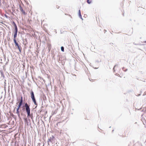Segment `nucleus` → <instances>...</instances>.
Masks as SVG:
<instances>
[{
	"label": "nucleus",
	"mask_w": 146,
	"mask_h": 146,
	"mask_svg": "<svg viewBox=\"0 0 146 146\" xmlns=\"http://www.w3.org/2000/svg\"><path fill=\"white\" fill-rule=\"evenodd\" d=\"M25 109L26 112L27 113V117L29 118L30 116V110L29 107V106L28 105L27 103H26L25 104Z\"/></svg>",
	"instance_id": "obj_1"
},
{
	"label": "nucleus",
	"mask_w": 146,
	"mask_h": 146,
	"mask_svg": "<svg viewBox=\"0 0 146 146\" xmlns=\"http://www.w3.org/2000/svg\"><path fill=\"white\" fill-rule=\"evenodd\" d=\"M22 102H23V97L22 96H21V100H20V102H18L17 103V104H18V103H19V105L18 106V108L17 109V113L18 116L20 115V113H19V110L21 106L22 105Z\"/></svg>",
	"instance_id": "obj_2"
},
{
	"label": "nucleus",
	"mask_w": 146,
	"mask_h": 146,
	"mask_svg": "<svg viewBox=\"0 0 146 146\" xmlns=\"http://www.w3.org/2000/svg\"><path fill=\"white\" fill-rule=\"evenodd\" d=\"M14 42L15 43V46H17V48L19 50V52L20 53H21V47L20 46H19V44L16 41V40H13Z\"/></svg>",
	"instance_id": "obj_3"
},
{
	"label": "nucleus",
	"mask_w": 146,
	"mask_h": 146,
	"mask_svg": "<svg viewBox=\"0 0 146 146\" xmlns=\"http://www.w3.org/2000/svg\"><path fill=\"white\" fill-rule=\"evenodd\" d=\"M14 26L15 27V31L14 32L17 33L18 29L16 24L13 22Z\"/></svg>",
	"instance_id": "obj_4"
},
{
	"label": "nucleus",
	"mask_w": 146,
	"mask_h": 146,
	"mask_svg": "<svg viewBox=\"0 0 146 146\" xmlns=\"http://www.w3.org/2000/svg\"><path fill=\"white\" fill-rule=\"evenodd\" d=\"M17 33L16 32L14 33V36H13V40H16V38L17 37Z\"/></svg>",
	"instance_id": "obj_5"
},
{
	"label": "nucleus",
	"mask_w": 146,
	"mask_h": 146,
	"mask_svg": "<svg viewBox=\"0 0 146 146\" xmlns=\"http://www.w3.org/2000/svg\"><path fill=\"white\" fill-rule=\"evenodd\" d=\"M32 100H33V102H34V104L35 105H36V106H37V104L36 103V101L35 98L32 99Z\"/></svg>",
	"instance_id": "obj_6"
},
{
	"label": "nucleus",
	"mask_w": 146,
	"mask_h": 146,
	"mask_svg": "<svg viewBox=\"0 0 146 146\" xmlns=\"http://www.w3.org/2000/svg\"><path fill=\"white\" fill-rule=\"evenodd\" d=\"M129 31H130L131 33H128V35H131L133 33V30L131 29Z\"/></svg>",
	"instance_id": "obj_7"
},
{
	"label": "nucleus",
	"mask_w": 146,
	"mask_h": 146,
	"mask_svg": "<svg viewBox=\"0 0 146 146\" xmlns=\"http://www.w3.org/2000/svg\"><path fill=\"white\" fill-rule=\"evenodd\" d=\"M19 9H20V10L21 12L22 11H23V8H22V7H21V5H19Z\"/></svg>",
	"instance_id": "obj_8"
},
{
	"label": "nucleus",
	"mask_w": 146,
	"mask_h": 146,
	"mask_svg": "<svg viewBox=\"0 0 146 146\" xmlns=\"http://www.w3.org/2000/svg\"><path fill=\"white\" fill-rule=\"evenodd\" d=\"M31 96L34 95V92L32 91L31 92Z\"/></svg>",
	"instance_id": "obj_9"
},
{
	"label": "nucleus",
	"mask_w": 146,
	"mask_h": 146,
	"mask_svg": "<svg viewBox=\"0 0 146 146\" xmlns=\"http://www.w3.org/2000/svg\"><path fill=\"white\" fill-rule=\"evenodd\" d=\"M61 50L63 51V52H64V48L63 47V46H62L61 47Z\"/></svg>",
	"instance_id": "obj_10"
},
{
	"label": "nucleus",
	"mask_w": 146,
	"mask_h": 146,
	"mask_svg": "<svg viewBox=\"0 0 146 146\" xmlns=\"http://www.w3.org/2000/svg\"><path fill=\"white\" fill-rule=\"evenodd\" d=\"M31 96V98L32 100L35 98L34 95L33 96Z\"/></svg>",
	"instance_id": "obj_11"
},
{
	"label": "nucleus",
	"mask_w": 146,
	"mask_h": 146,
	"mask_svg": "<svg viewBox=\"0 0 146 146\" xmlns=\"http://www.w3.org/2000/svg\"><path fill=\"white\" fill-rule=\"evenodd\" d=\"M79 15L80 16V17H81V13H80V10H79Z\"/></svg>",
	"instance_id": "obj_12"
},
{
	"label": "nucleus",
	"mask_w": 146,
	"mask_h": 146,
	"mask_svg": "<svg viewBox=\"0 0 146 146\" xmlns=\"http://www.w3.org/2000/svg\"><path fill=\"white\" fill-rule=\"evenodd\" d=\"M21 12H22L25 15L26 14L25 12V11H23H23H22Z\"/></svg>",
	"instance_id": "obj_13"
},
{
	"label": "nucleus",
	"mask_w": 146,
	"mask_h": 146,
	"mask_svg": "<svg viewBox=\"0 0 146 146\" xmlns=\"http://www.w3.org/2000/svg\"><path fill=\"white\" fill-rule=\"evenodd\" d=\"M87 2L88 4H90V1L89 0H87Z\"/></svg>",
	"instance_id": "obj_14"
},
{
	"label": "nucleus",
	"mask_w": 146,
	"mask_h": 146,
	"mask_svg": "<svg viewBox=\"0 0 146 146\" xmlns=\"http://www.w3.org/2000/svg\"><path fill=\"white\" fill-rule=\"evenodd\" d=\"M99 129H100V130H99V131L100 132H102V129L99 128Z\"/></svg>",
	"instance_id": "obj_15"
},
{
	"label": "nucleus",
	"mask_w": 146,
	"mask_h": 146,
	"mask_svg": "<svg viewBox=\"0 0 146 146\" xmlns=\"http://www.w3.org/2000/svg\"><path fill=\"white\" fill-rule=\"evenodd\" d=\"M56 7L57 8V9H58L59 8V6H57V7Z\"/></svg>",
	"instance_id": "obj_16"
},
{
	"label": "nucleus",
	"mask_w": 146,
	"mask_h": 146,
	"mask_svg": "<svg viewBox=\"0 0 146 146\" xmlns=\"http://www.w3.org/2000/svg\"><path fill=\"white\" fill-rule=\"evenodd\" d=\"M69 16L70 17V18H72V17L70 15H69Z\"/></svg>",
	"instance_id": "obj_17"
},
{
	"label": "nucleus",
	"mask_w": 146,
	"mask_h": 146,
	"mask_svg": "<svg viewBox=\"0 0 146 146\" xmlns=\"http://www.w3.org/2000/svg\"><path fill=\"white\" fill-rule=\"evenodd\" d=\"M125 137V136H124V137ZM123 137H124V136H123Z\"/></svg>",
	"instance_id": "obj_18"
}]
</instances>
